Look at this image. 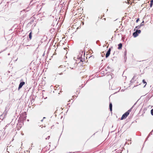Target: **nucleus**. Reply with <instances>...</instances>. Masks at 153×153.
Instances as JSON below:
<instances>
[{"mask_svg":"<svg viewBox=\"0 0 153 153\" xmlns=\"http://www.w3.org/2000/svg\"><path fill=\"white\" fill-rule=\"evenodd\" d=\"M17 117H19V115H16ZM27 116L26 115H19V118L18 120V121L19 123H23V121L24 120H25L26 119Z\"/></svg>","mask_w":153,"mask_h":153,"instance_id":"f257e3e1","label":"nucleus"},{"mask_svg":"<svg viewBox=\"0 0 153 153\" xmlns=\"http://www.w3.org/2000/svg\"><path fill=\"white\" fill-rule=\"evenodd\" d=\"M65 67H63V66H60L59 68L58 71L60 74H62L63 72L65 71Z\"/></svg>","mask_w":153,"mask_h":153,"instance_id":"f03ea898","label":"nucleus"},{"mask_svg":"<svg viewBox=\"0 0 153 153\" xmlns=\"http://www.w3.org/2000/svg\"><path fill=\"white\" fill-rule=\"evenodd\" d=\"M25 82H21L20 83L19 85V87H18V90H19V89L20 88H22V86L24 85L25 84Z\"/></svg>","mask_w":153,"mask_h":153,"instance_id":"7ed1b4c3","label":"nucleus"},{"mask_svg":"<svg viewBox=\"0 0 153 153\" xmlns=\"http://www.w3.org/2000/svg\"><path fill=\"white\" fill-rule=\"evenodd\" d=\"M111 51V48H109L106 54L105 57L106 58H107L109 56L110 54Z\"/></svg>","mask_w":153,"mask_h":153,"instance_id":"20e7f679","label":"nucleus"},{"mask_svg":"<svg viewBox=\"0 0 153 153\" xmlns=\"http://www.w3.org/2000/svg\"><path fill=\"white\" fill-rule=\"evenodd\" d=\"M132 110V108H131L128 111H127L126 112L124 113L123 115H129L130 113V112Z\"/></svg>","mask_w":153,"mask_h":153,"instance_id":"39448f33","label":"nucleus"},{"mask_svg":"<svg viewBox=\"0 0 153 153\" xmlns=\"http://www.w3.org/2000/svg\"><path fill=\"white\" fill-rule=\"evenodd\" d=\"M5 115H0V123L3 120Z\"/></svg>","mask_w":153,"mask_h":153,"instance_id":"423d86ee","label":"nucleus"},{"mask_svg":"<svg viewBox=\"0 0 153 153\" xmlns=\"http://www.w3.org/2000/svg\"><path fill=\"white\" fill-rule=\"evenodd\" d=\"M122 44L121 43H120L119 45H118V49L119 50H120L122 49Z\"/></svg>","mask_w":153,"mask_h":153,"instance_id":"0eeeda50","label":"nucleus"},{"mask_svg":"<svg viewBox=\"0 0 153 153\" xmlns=\"http://www.w3.org/2000/svg\"><path fill=\"white\" fill-rule=\"evenodd\" d=\"M128 115H122L121 117L120 118V120H122L126 118Z\"/></svg>","mask_w":153,"mask_h":153,"instance_id":"6e6552de","label":"nucleus"},{"mask_svg":"<svg viewBox=\"0 0 153 153\" xmlns=\"http://www.w3.org/2000/svg\"><path fill=\"white\" fill-rule=\"evenodd\" d=\"M60 111H61L60 109H59V110H58V109L56 110L55 112V114H59L60 112Z\"/></svg>","mask_w":153,"mask_h":153,"instance_id":"1a4fd4ad","label":"nucleus"},{"mask_svg":"<svg viewBox=\"0 0 153 153\" xmlns=\"http://www.w3.org/2000/svg\"><path fill=\"white\" fill-rule=\"evenodd\" d=\"M133 35L134 37H136L138 36V34L135 31L133 33Z\"/></svg>","mask_w":153,"mask_h":153,"instance_id":"9d476101","label":"nucleus"},{"mask_svg":"<svg viewBox=\"0 0 153 153\" xmlns=\"http://www.w3.org/2000/svg\"><path fill=\"white\" fill-rule=\"evenodd\" d=\"M112 103H111L109 104V108L111 111H112Z\"/></svg>","mask_w":153,"mask_h":153,"instance_id":"9b49d317","label":"nucleus"},{"mask_svg":"<svg viewBox=\"0 0 153 153\" xmlns=\"http://www.w3.org/2000/svg\"><path fill=\"white\" fill-rule=\"evenodd\" d=\"M32 31H31L29 33V37L30 39V40H31L32 39Z\"/></svg>","mask_w":153,"mask_h":153,"instance_id":"f8f14e48","label":"nucleus"},{"mask_svg":"<svg viewBox=\"0 0 153 153\" xmlns=\"http://www.w3.org/2000/svg\"><path fill=\"white\" fill-rule=\"evenodd\" d=\"M78 60H79V61H80L82 62H83V59H82V58H77Z\"/></svg>","mask_w":153,"mask_h":153,"instance_id":"ddd939ff","label":"nucleus"},{"mask_svg":"<svg viewBox=\"0 0 153 153\" xmlns=\"http://www.w3.org/2000/svg\"><path fill=\"white\" fill-rule=\"evenodd\" d=\"M152 132H151L148 135L147 138H146V140H147V139H148V138H149V136L151 135H152Z\"/></svg>","mask_w":153,"mask_h":153,"instance_id":"4468645a","label":"nucleus"},{"mask_svg":"<svg viewBox=\"0 0 153 153\" xmlns=\"http://www.w3.org/2000/svg\"><path fill=\"white\" fill-rule=\"evenodd\" d=\"M136 31L137 33V34L140 33L141 32V31L140 30H137Z\"/></svg>","mask_w":153,"mask_h":153,"instance_id":"2eb2a0df","label":"nucleus"},{"mask_svg":"<svg viewBox=\"0 0 153 153\" xmlns=\"http://www.w3.org/2000/svg\"><path fill=\"white\" fill-rule=\"evenodd\" d=\"M81 63H80V62H78V63H77V62H76V64H75L76 65V66H77V65H78V67H79V65H81Z\"/></svg>","mask_w":153,"mask_h":153,"instance_id":"dca6fc26","label":"nucleus"},{"mask_svg":"<svg viewBox=\"0 0 153 153\" xmlns=\"http://www.w3.org/2000/svg\"><path fill=\"white\" fill-rule=\"evenodd\" d=\"M143 82L145 84V86L146 85V82L145 81L144 79L143 80Z\"/></svg>","mask_w":153,"mask_h":153,"instance_id":"f3484780","label":"nucleus"},{"mask_svg":"<svg viewBox=\"0 0 153 153\" xmlns=\"http://www.w3.org/2000/svg\"><path fill=\"white\" fill-rule=\"evenodd\" d=\"M153 2H151V3L150 4V7H152L153 5Z\"/></svg>","mask_w":153,"mask_h":153,"instance_id":"a211bd4d","label":"nucleus"},{"mask_svg":"<svg viewBox=\"0 0 153 153\" xmlns=\"http://www.w3.org/2000/svg\"><path fill=\"white\" fill-rule=\"evenodd\" d=\"M151 114L152 115H153V109L151 110Z\"/></svg>","mask_w":153,"mask_h":153,"instance_id":"6ab92c4d","label":"nucleus"},{"mask_svg":"<svg viewBox=\"0 0 153 153\" xmlns=\"http://www.w3.org/2000/svg\"><path fill=\"white\" fill-rule=\"evenodd\" d=\"M50 136H48L47 138H45V139H49V138H50Z\"/></svg>","mask_w":153,"mask_h":153,"instance_id":"aec40b11","label":"nucleus"},{"mask_svg":"<svg viewBox=\"0 0 153 153\" xmlns=\"http://www.w3.org/2000/svg\"><path fill=\"white\" fill-rule=\"evenodd\" d=\"M60 114H65V113H63V111H62L61 113H60Z\"/></svg>","mask_w":153,"mask_h":153,"instance_id":"412c9836","label":"nucleus"},{"mask_svg":"<svg viewBox=\"0 0 153 153\" xmlns=\"http://www.w3.org/2000/svg\"><path fill=\"white\" fill-rule=\"evenodd\" d=\"M130 0H127V2H126V3L128 4H129V2L128 1H129Z\"/></svg>","mask_w":153,"mask_h":153,"instance_id":"4be33fe9","label":"nucleus"},{"mask_svg":"<svg viewBox=\"0 0 153 153\" xmlns=\"http://www.w3.org/2000/svg\"><path fill=\"white\" fill-rule=\"evenodd\" d=\"M139 20V18L137 19L136 21V22H137Z\"/></svg>","mask_w":153,"mask_h":153,"instance_id":"5701e85b","label":"nucleus"},{"mask_svg":"<svg viewBox=\"0 0 153 153\" xmlns=\"http://www.w3.org/2000/svg\"><path fill=\"white\" fill-rule=\"evenodd\" d=\"M45 117H43V119H42V120H41V121L42 122V121H43V120L44 119H45Z\"/></svg>","mask_w":153,"mask_h":153,"instance_id":"b1692460","label":"nucleus"},{"mask_svg":"<svg viewBox=\"0 0 153 153\" xmlns=\"http://www.w3.org/2000/svg\"><path fill=\"white\" fill-rule=\"evenodd\" d=\"M63 116H62L61 117H60V119H62V118H63Z\"/></svg>","mask_w":153,"mask_h":153,"instance_id":"393cba45","label":"nucleus"},{"mask_svg":"<svg viewBox=\"0 0 153 153\" xmlns=\"http://www.w3.org/2000/svg\"><path fill=\"white\" fill-rule=\"evenodd\" d=\"M150 2H153V0H151Z\"/></svg>","mask_w":153,"mask_h":153,"instance_id":"a878e982","label":"nucleus"},{"mask_svg":"<svg viewBox=\"0 0 153 153\" xmlns=\"http://www.w3.org/2000/svg\"><path fill=\"white\" fill-rule=\"evenodd\" d=\"M31 149H32V148H29V149L30 150H31Z\"/></svg>","mask_w":153,"mask_h":153,"instance_id":"bb28decb","label":"nucleus"},{"mask_svg":"<svg viewBox=\"0 0 153 153\" xmlns=\"http://www.w3.org/2000/svg\"><path fill=\"white\" fill-rule=\"evenodd\" d=\"M152 132H153V130L151 131Z\"/></svg>","mask_w":153,"mask_h":153,"instance_id":"cd10ccee","label":"nucleus"},{"mask_svg":"<svg viewBox=\"0 0 153 153\" xmlns=\"http://www.w3.org/2000/svg\"><path fill=\"white\" fill-rule=\"evenodd\" d=\"M27 121H29V120L28 119V120H27Z\"/></svg>","mask_w":153,"mask_h":153,"instance_id":"c85d7f7f","label":"nucleus"},{"mask_svg":"<svg viewBox=\"0 0 153 153\" xmlns=\"http://www.w3.org/2000/svg\"><path fill=\"white\" fill-rule=\"evenodd\" d=\"M137 28V27H135V28Z\"/></svg>","mask_w":153,"mask_h":153,"instance_id":"c756f323","label":"nucleus"},{"mask_svg":"<svg viewBox=\"0 0 153 153\" xmlns=\"http://www.w3.org/2000/svg\"><path fill=\"white\" fill-rule=\"evenodd\" d=\"M8 152V153H10L9 152Z\"/></svg>","mask_w":153,"mask_h":153,"instance_id":"7c9ffc66","label":"nucleus"}]
</instances>
